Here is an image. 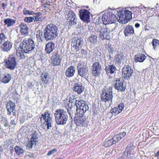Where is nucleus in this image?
Masks as SVG:
<instances>
[{
    "mask_svg": "<svg viewBox=\"0 0 159 159\" xmlns=\"http://www.w3.org/2000/svg\"><path fill=\"white\" fill-rule=\"evenodd\" d=\"M44 32V36L46 40L53 39L57 35L58 29L57 26L53 24L48 25Z\"/></svg>",
    "mask_w": 159,
    "mask_h": 159,
    "instance_id": "obj_4",
    "label": "nucleus"
},
{
    "mask_svg": "<svg viewBox=\"0 0 159 159\" xmlns=\"http://www.w3.org/2000/svg\"><path fill=\"white\" fill-rule=\"evenodd\" d=\"M73 90L78 94H81L84 91V87L82 84L75 83L73 86Z\"/></svg>",
    "mask_w": 159,
    "mask_h": 159,
    "instance_id": "obj_22",
    "label": "nucleus"
},
{
    "mask_svg": "<svg viewBox=\"0 0 159 159\" xmlns=\"http://www.w3.org/2000/svg\"><path fill=\"white\" fill-rule=\"evenodd\" d=\"M113 82L115 83L113 84V86L115 89L120 92H123L125 90L126 87L124 84L123 81L120 80V79H118V80L116 79Z\"/></svg>",
    "mask_w": 159,
    "mask_h": 159,
    "instance_id": "obj_15",
    "label": "nucleus"
},
{
    "mask_svg": "<svg viewBox=\"0 0 159 159\" xmlns=\"http://www.w3.org/2000/svg\"><path fill=\"white\" fill-rule=\"evenodd\" d=\"M118 134L119 135L121 139H122L126 135V133L125 132H123L120 133Z\"/></svg>",
    "mask_w": 159,
    "mask_h": 159,
    "instance_id": "obj_46",
    "label": "nucleus"
},
{
    "mask_svg": "<svg viewBox=\"0 0 159 159\" xmlns=\"http://www.w3.org/2000/svg\"><path fill=\"white\" fill-rule=\"evenodd\" d=\"M117 19L119 22L125 23L132 18V13L128 10L123 9L117 12Z\"/></svg>",
    "mask_w": 159,
    "mask_h": 159,
    "instance_id": "obj_5",
    "label": "nucleus"
},
{
    "mask_svg": "<svg viewBox=\"0 0 159 159\" xmlns=\"http://www.w3.org/2000/svg\"><path fill=\"white\" fill-rule=\"evenodd\" d=\"M15 151L18 155H20L24 152V150L20 146H16L14 148Z\"/></svg>",
    "mask_w": 159,
    "mask_h": 159,
    "instance_id": "obj_35",
    "label": "nucleus"
},
{
    "mask_svg": "<svg viewBox=\"0 0 159 159\" xmlns=\"http://www.w3.org/2000/svg\"><path fill=\"white\" fill-rule=\"evenodd\" d=\"M23 13L24 15H33L34 14V12L33 11H30L24 8L23 11Z\"/></svg>",
    "mask_w": 159,
    "mask_h": 159,
    "instance_id": "obj_40",
    "label": "nucleus"
},
{
    "mask_svg": "<svg viewBox=\"0 0 159 159\" xmlns=\"http://www.w3.org/2000/svg\"><path fill=\"white\" fill-rule=\"evenodd\" d=\"M86 102L83 100H76L75 102V105L77 108H80L85 109V110H88L89 107L86 103Z\"/></svg>",
    "mask_w": 159,
    "mask_h": 159,
    "instance_id": "obj_17",
    "label": "nucleus"
},
{
    "mask_svg": "<svg viewBox=\"0 0 159 159\" xmlns=\"http://www.w3.org/2000/svg\"><path fill=\"white\" fill-rule=\"evenodd\" d=\"M57 150L56 149H53L48 151L47 154L48 156H49L52 154H54L55 152H57Z\"/></svg>",
    "mask_w": 159,
    "mask_h": 159,
    "instance_id": "obj_44",
    "label": "nucleus"
},
{
    "mask_svg": "<svg viewBox=\"0 0 159 159\" xmlns=\"http://www.w3.org/2000/svg\"><path fill=\"white\" fill-rule=\"evenodd\" d=\"M15 104L14 102H12L11 101H9L7 102L6 108L7 111V114L10 115L11 112H13L15 108Z\"/></svg>",
    "mask_w": 159,
    "mask_h": 159,
    "instance_id": "obj_24",
    "label": "nucleus"
},
{
    "mask_svg": "<svg viewBox=\"0 0 159 159\" xmlns=\"http://www.w3.org/2000/svg\"><path fill=\"white\" fill-rule=\"evenodd\" d=\"M105 48H106L110 52H111L112 51L113 49L112 48L111 45V44L109 43L107 44V43L105 45Z\"/></svg>",
    "mask_w": 159,
    "mask_h": 159,
    "instance_id": "obj_42",
    "label": "nucleus"
},
{
    "mask_svg": "<svg viewBox=\"0 0 159 159\" xmlns=\"http://www.w3.org/2000/svg\"><path fill=\"white\" fill-rule=\"evenodd\" d=\"M27 86L29 88L31 89L34 86V84L30 82L28 83Z\"/></svg>",
    "mask_w": 159,
    "mask_h": 159,
    "instance_id": "obj_53",
    "label": "nucleus"
},
{
    "mask_svg": "<svg viewBox=\"0 0 159 159\" xmlns=\"http://www.w3.org/2000/svg\"><path fill=\"white\" fill-rule=\"evenodd\" d=\"M134 146L133 145H128L127 146V148L128 149V151H130L132 150Z\"/></svg>",
    "mask_w": 159,
    "mask_h": 159,
    "instance_id": "obj_52",
    "label": "nucleus"
},
{
    "mask_svg": "<svg viewBox=\"0 0 159 159\" xmlns=\"http://www.w3.org/2000/svg\"><path fill=\"white\" fill-rule=\"evenodd\" d=\"M39 135L38 131H34L31 135L30 140H29L26 144L27 148H31L34 145H36L38 143Z\"/></svg>",
    "mask_w": 159,
    "mask_h": 159,
    "instance_id": "obj_9",
    "label": "nucleus"
},
{
    "mask_svg": "<svg viewBox=\"0 0 159 159\" xmlns=\"http://www.w3.org/2000/svg\"><path fill=\"white\" fill-rule=\"evenodd\" d=\"M112 87H111L108 88L106 91L103 92L100 95L101 100L102 102L105 103H112L113 93L112 91Z\"/></svg>",
    "mask_w": 159,
    "mask_h": 159,
    "instance_id": "obj_6",
    "label": "nucleus"
},
{
    "mask_svg": "<svg viewBox=\"0 0 159 159\" xmlns=\"http://www.w3.org/2000/svg\"><path fill=\"white\" fill-rule=\"evenodd\" d=\"M10 124L11 125H15L16 124V122L14 120H11Z\"/></svg>",
    "mask_w": 159,
    "mask_h": 159,
    "instance_id": "obj_55",
    "label": "nucleus"
},
{
    "mask_svg": "<svg viewBox=\"0 0 159 159\" xmlns=\"http://www.w3.org/2000/svg\"><path fill=\"white\" fill-rule=\"evenodd\" d=\"M44 33L43 35L42 32H37L36 34V38L37 39L42 40L43 39L45 38Z\"/></svg>",
    "mask_w": 159,
    "mask_h": 159,
    "instance_id": "obj_37",
    "label": "nucleus"
},
{
    "mask_svg": "<svg viewBox=\"0 0 159 159\" xmlns=\"http://www.w3.org/2000/svg\"><path fill=\"white\" fill-rule=\"evenodd\" d=\"M114 144H115V143L112 138L110 139L109 138H107L104 143V145L106 148L110 147Z\"/></svg>",
    "mask_w": 159,
    "mask_h": 159,
    "instance_id": "obj_34",
    "label": "nucleus"
},
{
    "mask_svg": "<svg viewBox=\"0 0 159 159\" xmlns=\"http://www.w3.org/2000/svg\"><path fill=\"white\" fill-rule=\"evenodd\" d=\"M79 16L80 19L86 23L90 21V13L88 10L86 9H81L79 11Z\"/></svg>",
    "mask_w": 159,
    "mask_h": 159,
    "instance_id": "obj_14",
    "label": "nucleus"
},
{
    "mask_svg": "<svg viewBox=\"0 0 159 159\" xmlns=\"http://www.w3.org/2000/svg\"><path fill=\"white\" fill-rule=\"evenodd\" d=\"M74 120L76 127H85L87 123V119L85 116H75Z\"/></svg>",
    "mask_w": 159,
    "mask_h": 159,
    "instance_id": "obj_12",
    "label": "nucleus"
},
{
    "mask_svg": "<svg viewBox=\"0 0 159 159\" xmlns=\"http://www.w3.org/2000/svg\"><path fill=\"white\" fill-rule=\"evenodd\" d=\"M112 153V151H109L106 154V156H108Z\"/></svg>",
    "mask_w": 159,
    "mask_h": 159,
    "instance_id": "obj_57",
    "label": "nucleus"
},
{
    "mask_svg": "<svg viewBox=\"0 0 159 159\" xmlns=\"http://www.w3.org/2000/svg\"><path fill=\"white\" fill-rule=\"evenodd\" d=\"M125 36H129L130 34L134 33V28L131 25L126 26L124 32Z\"/></svg>",
    "mask_w": 159,
    "mask_h": 159,
    "instance_id": "obj_31",
    "label": "nucleus"
},
{
    "mask_svg": "<svg viewBox=\"0 0 159 159\" xmlns=\"http://www.w3.org/2000/svg\"><path fill=\"white\" fill-rule=\"evenodd\" d=\"M23 40L20 43L19 46L16 50V54L20 59L25 58L24 53L33 50L34 47L33 40Z\"/></svg>",
    "mask_w": 159,
    "mask_h": 159,
    "instance_id": "obj_1",
    "label": "nucleus"
},
{
    "mask_svg": "<svg viewBox=\"0 0 159 159\" xmlns=\"http://www.w3.org/2000/svg\"><path fill=\"white\" fill-rule=\"evenodd\" d=\"M12 142V139H10L6 141L7 144L8 145L11 144Z\"/></svg>",
    "mask_w": 159,
    "mask_h": 159,
    "instance_id": "obj_54",
    "label": "nucleus"
},
{
    "mask_svg": "<svg viewBox=\"0 0 159 159\" xmlns=\"http://www.w3.org/2000/svg\"><path fill=\"white\" fill-rule=\"evenodd\" d=\"M75 68L74 66H70L66 70V76L69 78L73 77L75 73Z\"/></svg>",
    "mask_w": 159,
    "mask_h": 159,
    "instance_id": "obj_23",
    "label": "nucleus"
},
{
    "mask_svg": "<svg viewBox=\"0 0 159 159\" xmlns=\"http://www.w3.org/2000/svg\"><path fill=\"white\" fill-rule=\"evenodd\" d=\"M2 5L4 8H5L7 7V5L4 3H2Z\"/></svg>",
    "mask_w": 159,
    "mask_h": 159,
    "instance_id": "obj_58",
    "label": "nucleus"
},
{
    "mask_svg": "<svg viewBox=\"0 0 159 159\" xmlns=\"http://www.w3.org/2000/svg\"><path fill=\"white\" fill-rule=\"evenodd\" d=\"M11 79V75L9 73L5 74L1 77L0 81L4 84L8 83Z\"/></svg>",
    "mask_w": 159,
    "mask_h": 159,
    "instance_id": "obj_29",
    "label": "nucleus"
},
{
    "mask_svg": "<svg viewBox=\"0 0 159 159\" xmlns=\"http://www.w3.org/2000/svg\"><path fill=\"white\" fill-rule=\"evenodd\" d=\"M59 159H61V158L60 157V158H59Z\"/></svg>",
    "mask_w": 159,
    "mask_h": 159,
    "instance_id": "obj_64",
    "label": "nucleus"
},
{
    "mask_svg": "<svg viewBox=\"0 0 159 159\" xmlns=\"http://www.w3.org/2000/svg\"><path fill=\"white\" fill-rule=\"evenodd\" d=\"M78 74L81 77H84L88 73L89 69L85 64H80L77 67Z\"/></svg>",
    "mask_w": 159,
    "mask_h": 159,
    "instance_id": "obj_13",
    "label": "nucleus"
},
{
    "mask_svg": "<svg viewBox=\"0 0 159 159\" xmlns=\"http://www.w3.org/2000/svg\"><path fill=\"white\" fill-rule=\"evenodd\" d=\"M102 19L103 23L105 25L114 23L117 19L115 15L111 13H106L103 15Z\"/></svg>",
    "mask_w": 159,
    "mask_h": 159,
    "instance_id": "obj_8",
    "label": "nucleus"
},
{
    "mask_svg": "<svg viewBox=\"0 0 159 159\" xmlns=\"http://www.w3.org/2000/svg\"><path fill=\"white\" fill-rule=\"evenodd\" d=\"M81 54L80 56L81 57H83L86 56L87 54V52L84 49H81L80 50Z\"/></svg>",
    "mask_w": 159,
    "mask_h": 159,
    "instance_id": "obj_43",
    "label": "nucleus"
},
{
    "mask_svg": "<svg viewBox=\"0 0 159 159\" xmlns=\"http://www.w3.org/2000/svg\"><path fill=\"white\" fill-rule=\"evenodd\" d=\"M25 120V117L24 116H21L20 118V121L21 123H23Z\"/></svg>",
    "mask_w": 159,
    "mask_h": 159,
    "instance_id": "obj_49",
    "label": "nucleus"
},
{
    "mask_svg": "<svg viewBox=\"0 0 159 159\" xmlns=\"http://www.w3.org/2000/svg\"><path fill=\"white\" fill-rule=\"evenodd\" d=\"M71 45L78 51L81 48L83 43L82 40H74L72 41Z\"/></svg>",
    "mask_w": 159,
    "mask_h": 159,
    "instance_id": "obj_28",
    "label": "nucleus"
},
{
    "mask_svg": "<svg viewBox=\"0 0 159 159\" xmlns=\"http://www.w3.org/2000/svg\"><path fill=\"white\" fill-rule=\"evenodd\" d=\"M121 57L120 54H118L115 57V59L116 62H120L121 61V59L120 58Z\"/></svg>",
    "mask_w": 159,
    "mask_h": 159,
    "instance_id": "obj_45",
    "label": "nucleus"
},
{
    "mask_svg": "<svg viewBox=\"0 0 159 159\" xmlns=\"http://www.w3.org/2000/svg\"><path fill=\"white\" fill-rule=\"evenodd\" d=\"M49 79V78L47 73H45L44 74L43 73L42 74L41 76V80L43 83L46 84H48Z\"/></svg>",
    "mask_w": 159,
    "mask_h": 159,
    "instance_id": "obj_33",
    "label": "nucleus"
},
{
    "mask_svg": "<svg viewBox=\"0 0 159 159\" xmlns=\"http://www.w3.org/2000/svg\"><path fill=\"white\" fill-rule=\"evenodd\" d=\"M124 103H120L119 104L117 107H115L112 108L110 110V112L114 115H117L122 111L124 108Z\"/></svg>",
    "mask_w": 159,
    "mask_h": 159,
    "instance_id": "obj_18",
    "label": "nucleus"
},
{
    "mask_svg": "<svg viewBox=\"0 0 159 159\" xmlns=\"http://www.w3.org/2000/svg\"><path fill=\"white\" fill-rule=\"evenodd\" d=\"M13 152V151L12 149L10 150V152L11 153H12Z\"/></svg>",
    "mask_w": 159,
    "mask_h": 159,
    "instance_id": "obj_63",
    "label": "nucleus"
},
{
    "mask_svg": "<svg viewBox=\"0 0 159 159\" xmlns=\"http://www.w3.org/2000/svg\"><path fill=\"white\" fill-rule=\"evenodd\" d=\"M133 70L129 65H125L122 70V76L125 79H129L132 76Z\"/></svg>",
    "mask_w": 159,
    "mask_h": 159,
    "instance_id": "obj_10",
    "label": "nucleus"
},
{
    "mask_svg": "<svg viewBox=\"0 0 159 159\" xmlns=\"http://www.w3.org/2000/svg\"><path fill=\"white\" fill-rule=\"evenodd\" d=\"M20 31L23 34H26L28 33V29L27 25L24 23H21L19 25Z\"/></svg>",
    "mask_w": 159,
    "mask_h": 159,
    "instance_id": "obj_30",
    "label": "nucleus"
},
{
    "mask_svg": "<svg viewBox=\"0 0 159 159\" xmlns=\"http://www.w3.org/2000/svg\"><path fill=\"white\" fill-rule=\"evenodd\" d=\"M9 124L8 122H6L4 124V126L5 127H7L9 126Z\"/></svg>",
    "mask_w": 159,
    "mask_h": 159,
    "instance_id": "obj_61",
    "label": "nucleus"
},
{
    "mask_svg": "<svg viewBox=\"0 0 159 159\" xmlns=\"http://www.w3.org/2000/svg\"><path fill=\"white\" fill-rule=\"evenodd\" d=\"M55 44L52 41L48 42L46 45L45 50L48 54L50 53L55 48Z\"/></svg>",
    "mask_w": 159,
    "mask_h": 159,
    "instance_id": "obj_27",
    "label": "nucleus"
},
{
    "mask_svg": "<svg viewBox=\"0 0 159 159\" xmlns=\"http://www.w3.org/2000/svg\"><path fill=\"white\" fill-rule=\"evenodd\" d=\"M157 156H159V150L158 152H157L156 155Z\"/></svg>",
    "mask_w": 159,
    "mask_h": 159,
    "instance_id": "obj_62",
    "label": "nucleus"
},
{
    "mask_svg": "<svg viewBox=\"0 0 159 159\" xmlns=\"http://www.w3.org/2000/svg\"><path fill=\"white\" fill-rule=\"evenodd\" d=\"M54 115L56 122L58 125H64L68 120L66 111L62 109H58L55 111Z\"/></svg>",
    "mask_w": 159,
    "mask_h": 159,
    "instance_id": "obj_2",
    "label": "nucleus"
},
{
    "mask_svg": "<svg viewBox=\"0 0 159 159\" xmlns=\"http://www.w3.org/2000/svg\"><path fill=\"white\" fill-rule=\"evenodd\" d=\"M50 115L48 111L46 110L39 116L41 125L43 128L45 129L47 126V129H48L52 127V118Z\"/></svg>",
    "mask_w": 159,
    "mask_h": 159,
    "instance_id": "obj_3",
    "label": "nucleus"
},
{
    "mask_svg": "<svg viewBox=\"0 0 159 159\" xmlns=\"http://www.w3.org/2000/svg\"><path fill=\"white\" fill-rule=\"evenodd\" d=\"M13 93L14 95H18V93H17V91H16V90H15L13 92Z\"/></svg>",
    "mask_w": 159,
    "mask_h": 159,
    "instance_id": "obj_60",
    "label": "nucleus"
},
{
    "mask_svg": "<svg viewBox=\"0 0 159 159\" xmlns=\"http://www.w3.org/2000/svg\"><path fill=\"white\" fill-rule=\"evenodd\" d=\"M95 31L96 32L98 33V34H99V36L102 38V36L101 35H103L105 34V32H106V34L107 33L108 34L110 32V30L109 28H106L104 29V28H102L101 26H98L96 27V28H95Z\"/></svg>",
    "mask_w": 159,
    "mask_h": 159,
    "instance_id": "obj_21",
    "label": "nucleus"
},
{
    "mask_svg": "<svg viewBox=\"0 0 159 159\" xmlns=\"http://www.w3.org/2000/svg\"><path fill=\"white\" fill-rule=\"evenodd\" d=\"M4 22L5 25H7V27H10L13 26L15 24L16 21L11 19L7 18L4 19Z\"/></svg>",
    "mask_w": 159,
    "mask_h": 159,
    "instance_id": "obj_32",
    "label": "nucleus"
},
{
    "mask_svg": "<svg viewBox=\"0 0 159 159\" xmlns=\"http://www.w3.org/2000/svg\"><path fill=\"white\" fill-rule=\"evenodd\" d=\"M87 111L85 110V109L77 108V116H83L84 115Z\"/></svg>",
    "mask_w": 159,
    "mask_h": 159,
    "instance_id": "obj_36",
    "label": "nucleus"
},
{
    "mask_svg": "<svg viewBox=\"0 0 159 159\" xmlns=\"http://www.w3.org/2000/svg\"><path fill=\"white\" fill-rule=\"evenodd\" d=\"M34 14L36 15L35 16L39 17L41 15H42V14L40 12H39L35 13H34Z\"/></svg>",
    "mask_w": 159,
    "mask_h": 159,
    "instance_id": "obj_56",
    "label": "nucleus"
},
{
    "mask_svg": "<svg viewBox=\"0 0 159 159\" xmlns=\"http://www.w3.org/2000/svg\"><path fill=\"white\" fill-rule=\"evenodd\" d=\"M102 70L101 66L99 62H95L92 66V72L93 75L95 77L99 76Z\"/></svg>",
    "mask_w": 159,
    "mask_h": 159,
    "instance_id": "obj_11",
    "label": "nucleus"
},
{
    "mask_svg": "<svg viewBox=\"0 0 159 159\" xmlns=\"http://www.w3.org/2000/svg\"><path fill=\"white\" fill-rule=\"evenodd\" d=\"M35 20H34V21H41L43 20V18L41 17H39V16H35Z\"/></svg>",
    "mask_w": 159,
    "mask_h": 159,
    "instance_id": "obj_48",
    "label": "nucleus"
},
{
    "mask_svg": "<svg viewBox=\"0 0 159 159\" xmlns=\"http://www.w3.org/2000/svg\"><path fill=\"white\" fill-rule=\"evenodd\" d=\"M146 57L145 55L141 53H138L135 56L134 61L136 63L143 62L146 59Z\"/></svg>",
    "mask_w": 159,
    "mask_h": 159,
    "instance_id": "obj_26",
    "label": "nucleus"
},
{
    "mask_svg": "<svg viewBox=\"0 0 159 159\" xmlns=\"http://www.w3.org/2000/svg\"><path fill=\"white\" fill-rule=\"evenodd\" d=\"M115 144L119 142L121 139L118 134H116L112 138Z\"/></svg>",
    "mask_w": 159,
    "mask_h": 159,
    "instance_id": "obj_38",
    "label": "nucleus"
},
{
    "mask_svg": "<svg viewBox=\"0 0 159 159\" xmlns=\"http://www.w3.org/2000/svg\"><path fill=\"white\" fill-rule=\"evenodd\" d=\"M97 36L94 34H92L90 37L89 39V40H96Z\"/></svg>",
    "mask_w": 159,
    "mask_h": 159,
    "instance_id": "obj_51",
    "label": "nucleus"
},
{
    "mask_svg": "<svg viewBox=\"0 0 159 159\" xmlns=\"http://www.w3.org/2000/svg\"><path fill=\"white\" fill-rule=\"evenodd\" d=\"M7 39V37L3 33H2L0 34V39L1 40H3Z\"/></svg>",
    "mask_w": 159,
    "mask_h": 159,
    "instance_id": "obj_47",
    "label": "nucleus"
},
{
    "mask_svg": "<svg viewBox=\"0 0 159 159\" xmlns=\"http://www.w3.org/2000/svg\"><path fill=\"white\" fill-rule=\"evenodd\" d=\"M152 43L154 49L159 47V40H152Z\"/></svg>",
    "mask_w": 159,
    "mask_h": 159,
    "instance_id": "obj_39",
    "label": "nucleus"
},
{
    "mask_svg": "<svg viewBox=\"0 0 159 159\" xmlns=\"http://www.w3.org/2000/svg\"><path fill=\"white\" fill-rule=\"evenodd\" d=\"M4 62L7 68L10 70L14 69L16 65L17 62L15 55H9L7 59L5 60Z\"/></svg>",
    "mask_w": 159,
    "mask_h": 159,
    "instance_id": "obj_7",
    "label": "nucleus"
},
{
    "mask_svg": "<svg viewBox=\"0 0 159 159\" xmlns=\"http://www.w3.org/2000/svg\"><path fill=\"white\" fill-rule=\"evenodd\" d=\"M12 46V43L8 40H7L1 45V48L3 51L7 52L10 51Z\"/></svg>",
    "mask_w": 159,
    "mask_h": 159,
    "instance_id": "obj_20",
    "label": "nucleus"
},
{
    "mask_svg": "<svg viewBox=\"0 0 159 159\" xmlns=\"http://www.w3.org/2000/svg\"><path fill=\"white\" fill-rule=\"evenodd\" d=\"M64 106L66 109L67 110V111H68V109L70 108L69 106V102L68 103L67 102H64Z\"/></svg>",
    "mask_w": 159,
    "mask_h": 159,
    "instance_id": "obj_50",
    "label": "nucleus"
},
{
    "mask_svg": "<svg viewBox=\"0 0 159 159\" xmlns=\"http://www.w3.org/2000/svg\"><path fill=\"white\" fill-rule=\"evenodd\" d=\"M105 70L108 75L114 73L116 70V67L113 65H109L106 66Z\"/></svg>",
    "mask_w": 159,
    "mask_h": 159,
    "instance_id": "obj_25",
    "label": "nucleus"
},
{
    "mask_svg": "<svg viewBox=\"0 0 159 159\" xmlns=\"http://www.w3.org/2000/svg\"><path fill=\"white\" fill-rule=\"evenodd\" d=\"M135 26L136 28H138L139 27L140 25L138 23H137L135 24Z\"/></svg>",
    "mask_w": 159,
    "mask_h": 159,
    "instance_id": "obj_59",
    "label": "nucleus"
},
{
    "mask_svg": "<svg viewBox=\"0 0 159 159\" xmlns=\"http://www.w3.org/2000/svg\"><path fill=\"white\" fill-rule=\"evenodd\" d=\"M34 20V17H25V21L26 22L30 23L32 22Z\"/></svg>",
    "mask_w": 159,
    "mask_h": 159,
    "instance_id": "obj_41",
    "label": "nucleus"
},
{
    "mask_svg": "<svg viewBox=\"0 0 159 159\" xmlns=\"http://www.w3.org/2000/svg\"><path fill=\"white\" fill-rule=\"evenodd\" d=\"M51 64L54 66H59L60 64L61 59L60 58V56L57 54L52 55L51 58Z\"/></svg>",
    "mask_w": 159,
    "mask_h": 159,
    "instance_id": "obj_19",
    "label": "nucleus"
},
{
    "mask_svg": "<svg viewBox=\"0 0 159 159\" xmlns=\"http://www.w3.org/2000/svg\"><path fill=\"white\" fill-rule=\"evenodd\" d=\"M67 19L68 24L71 25L76 24V19H75L76 16L74 12L71 11H69L67 15Z\"/></svg>",
    "mask_w": 159,
    "mask_h": 159,
    "instance_id": "obj_16",
    "label": "nucleus"
}]
</instances>
